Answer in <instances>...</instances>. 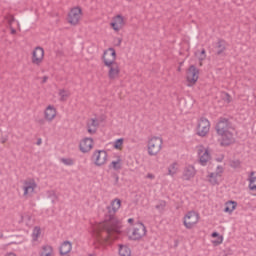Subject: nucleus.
I'll use <instances>...</instances> for the list:
<instances>
[{
  "label": "nucleus",
  "mask_w": 256,
  "mask_h": 256,
  "mask_svg": "<svg viewBox=\"0 0 256 256\" xmlns=\"http://www.w3.org/2000/svg\"><path fill=\"white\" fill-rule=\"evenodd\" d=\"M230 167H233V169H239V167H241V161H239V160H232L230 162Z\"/></svg>",
  "instance_id": "4c0bfd02"
},
{
  "label": "nucleus",
  "mask_w": 256,
  "mask_h": 256,
  "mask_svg": "<svg viewBox=\"0 0 256 256\" xmlns=\"http://www.w3.org/2000/svg\"><path fill=\"white\" fill-rule=\"evenodd\" d=\"M40 237H41V228L39 226H36L32 231V240L39 241Z\"/></svg>",
  "instance_id": "7c9ffc66"
},
{
  "label": "nucleus",
  "mask_w": 256,
  "mask_h": 256,
  "mask_svg": "<svg viewBox=\"0 0 256 256\" xmlns=\"http://www.w3.org/2000/svg\"><path fill=\"white\" fill-rule=\"evenodd\" d=\"M16 33H17V31H16L15 29H12V30H11V34H12V35H15Z\"/></svg>",
  "instance_id": "49530a36"
},
{
  "label": "nucleus",
  "mask_w": 256,
  "mask_h": 256,
  "mask_svg": "<svg viewBox=\"0 0 256 256\" xmlns=\"http://www.w3.org/2000/svg\"><path fill=\"white\" fill-rule=\"evenodd\" d=\"M198 159L200 165L205 167L209 161H211V152H209V149L205 148L204 146L200 145L196 147Z\"/></svg>",
  "instance_id": "6e6552de"
},
{
  "label": "nucleus",
  "mask_w": 256,
  "mask_h": 256,
  "mask_svg": "<svg viewBox=\"0 0 256 256\" xmlns=\"http://www.w3.org/2000/svg\"><path fill=\"white\" fill-rule=\"evenodd\" d=\"M225 172V168L223 166H217L215 172H209L206 176V182L212 187L217 185H221L223 182V173Z\"/></svg>",
  "instance_id": "39448f33"
},
{
  "label": "nucleus",
  "mask_w": 256,
  "mask_h": 256,
  "mask_svg": "<svg viewBox=\"0 0 256 256\" xmlns=\"http://www.w3.org/2000/svg\"><path fill=\"white\" fill-rule=\"evenodd\" d=\"M110 167L114 169L115 171H119L121 167H123V159H121V156H117L116 160H113L110 163Z\"/></svg>",
  "instance_id": "bb28decb"
},
{
  "label": "nucleus",
  "mask_w": 256,
  "mask_h": 256,
  "mask_svg": "<svg viewBox=\"0 0 256 256\" xmlns=\"http://www.w3.org/2000/svg\"><path fill=\"white\" fill-rule=\"evenodd\" d=\"M216 53L217 55H222L224 52H225V49H227V43L223 40H219L217 43H216Z\"/></svg>",
  "instance_id": "cd10ccee"
},
{
  "label": "nucleus",
  "mask_w": 256,
  "mask_h": 256,
  "mask_svg": "<svg viewBox=\"0 0 256 256\" xmlns=\"http://www.w3.org/2000/svg\"><path fill=\"white\" fill-rule=\"evenodd\" d=\"M197 135H199V137H205V135H207L208 131L205 129L202 130H197Z\"/></svg>",
  "instance_id": "58836bf2"
},
{
  "label": "nucleus",
  "mask_w": 256,
  "mask_h": 256,
  "mask_svg": "<svg viewBox=\"0 0 256 256\" xmlns=\"http://www.w3.org/2000/svg\"><path fill=\"white\" fill-rule=\"evenodd\" d=\"M210 243H212L213 247H219V245H223L224 237L219 234V232H212L210 235Z\"/></svg>",
  "instance_id": "412c9836"
},
{
  "label": "nucleus",
  "mask_w": 256,
  "mask_h": 256,
  "mask_svg": "<svg viewBox=\"0 0 256 256\" xmlns=\"http://www.w3.org/2000/svg\"><path fill=\"white\" fill-rule=\"evenodd\" d=\"M108 155L105 150H96L92 155V161L97 167H101L107 163Z\"/></svg>",
  "instance_id": "9d476101"
},
{
  "label": "nucleus",
  "mask_w": 256,
  "mask_h": 256,
  "mask_svg": "<svg viewBox=\"0 0 256 256\" xmlns=\"http://www.w3.org/2000/svg\"><path fill=\"white\" fill-rule=\"evenodd\" d=\"M161 149H163V138L153 136L148 140V155H150L151 157H155L159 155V153H161Z\"/></svg>",
  "instance_id": "7ed1b4c3"
},
{
  "label": "nucleus",
  "mask_w": 256,
  "mask_h": 256,
  "mask_svg": "<svg viewBox=\"0 0 256 256\" xmlns=\"http://www.w3.org/2000/svg\"><path fill=\"white\" fill-rule=\"evenodd\" d=\"M108 69V78L110 81H115V79H119V75H121V66H119L118 62H114L113 64L106 65Z\"/></svg>",
  "instance_id": "ddd939ff"
},
{
  "label": "nucleus",
  "mask_w": 256,
  "mask_h": 256,
  "mask_svg": "<svg viewBox=\"0 0 256 256\" xmlns=\"http://www.w3.org/2000/svg\"><path fill=\"white\" fill-rule=\"evenodd\" d=\"M110 27H112V29H114L116 32H119L120 29L125 27V19L123 18V16H115L110 23Z\"/></svg>",
  "instance_id": "2eb2a0df"
},
{
  "label": "nucleus",
  "mask_w": 256,
  "mask_h": 256,
  "mask_svg": "<svg viewBox=\"0 0 256 256\" xmlns=\"http://www.w3.org/2000/svg\"><path fill=\"white\" fill-rule=\"evenodd\" d=\"M126 1H132V0H126Z\"/></svg>",
  "instance_id": "3c124183"
},
{
  "label": "nucleus",
  "mask_w": 256,
  "mask_h": 256,
  "mask_svg": "<svg viewBox=\"0 0 256 256\" xmlns=\"http://www.w3.org/2000/svg\"><path fill=\"white\" fill-rule=\"evenodd\" d=\"M114 43L116 47H121V43H123V40L121 38H115Z\"/></svg>",
  "instance_id": "a19ab883"
},
{
  "label": "nucleus",
  "mask_w": 256,
  "mask_h": 256,
  "mask_svg": "<svg viewBox=\"0 0 256 256\" xmlns=\"http://www.w3.org/2000/svg\"><path fill=\"white\" fill-rule=\"evenodd\" d=\"M196 55H198V58L200 61H205L207 54L205 52V49H202L201 52H197Z\"/></svg>",
  "instance_id": "e433bc0d"
},
{
  "label": "nucleus",
  "mask_w": 256,
  "mask_h": 256,
  "mask_svg": "<svg viewBox=\"0 0 256 256\" xmlns=\"http://www.w3.org/2000/svg\"><path fill=\"white\" fill-rule=\"evenodd\" d=\"M211 127V122H209V119L205 117H201L197 121V128L198 129H209Z\"/></svg>",
  "instance_id": "393cba45"
},
{
  "label": "nucleus",
  "mask_w": 256,
  "mask_h": 256,
  "mask_svg": "<svg viewBox=\"0 0 256 256\" xmlns=\"http://www.w3.org/2000/svg\"><path fill=\"white\" fill-rule=\"evenodd\" d=\"M36 189L37 182L34 179L25 180L22 185L23 197H31Z\"/></svg>",
  "instance_id": "9b49d317"
},
{
  "label": "nucleus",
  "mask_w": 256,
  "mask_h": 256,
  "mask_svg": "<svg viewBox=\"0 0 256 256\" xmlns=\"http://www.w3.org/2000/svg\"><path fill=\"white\" fill-rule=\"evenodd\" d=\"M45 59V50L38 46L32 52V63L37 67H41L43 65V61Z\"/></svg>",
  "instance_id": "f8f14e48"
},
{
  "label": "nucleus",
  "mask_w": 256,
  "mask_h": 256,
  "mask_svg": "<svg viewBox=\"0 0 256 256\" xmlns=\"http://www.w3.org/2000/svg\"><path fill=\"white\" fill-rule=\"evenodd\" d=\"M102 59L105 66L117 63V52L113 48H108L104 51Z\"/></svg>",
  "instance_id": "4468645a"
},
{
  "label": "nucleus",
  "mask_w": 256,
  "mask_h": 256,
  "mask_svg": "<svg viewBox=\"0 0 256 256\" xmlns=\"http://www.w3.org/2000/svg\"><path fill=\"white\" fill-rule=\"evenodd\" d=\"M38 256H55V250L49 244L43 245L38 251Z\"/></svg>",
  "instance_id": "4be33fe9"
},
{
  "label": "nucleus",
  "mask_w": 256,
  "mask_h": 256,
  "mask_svg": "<svg viewBox=\"0 0 256 256\" xmlns=\"http://www.w3.org/2000/svg\"><path fill=\"white\" fill-rule=\"evenodd\" d=\"M96 131V129H89L88 133H90V135H95Z\"/></svg>",
  "instance_id": "37998d69"
},
{
  "label": "nucleus",
  "mask_w": 256,
  "mask_h": 256,
  "mask_svg": "<svg viewBox=\"0 0 256 256\" xmlns=\"http://www.w3.org/2000/svg\"><path fill=\"white\" fill-rule=\"evenodd\" d=\"M199 221H201V215L197 211H188L183 217L185 229H194L199 225Z\"/></svg>",
  "instance_id": "20e7f679"
},
{
  "label": "nucleus",
  "mask_w": 256,
  "mask_h": 256,
  "mask_svg": "<svg viewBox=\"0 0 256 256\" xmlns=\"http://www.w3.org/2000/svg\"><path fill=\"white\" fill-rule=\"evenodd\" d=\"M119 255L120 256H131V248L125 245L119 246Z\"/></svg>",
  "instance_id": "c756f323"
},
{
  "label": "nucleus",
  "mask_w": 256,
  "mask_h": 256,
  "mask_svg": "<svg viewBox=\"0 0 256 256\" xmlns=\"http://www.w3.org/2000/svg\"><path fill=\"white\" fill-rule=\"evenodd\" d=\"M126 235L130 241H141L147 237V226L143 222L137 221L126 231Z\"/></svg>",
  "instance_id": "f03ea898"
},
{
  "label": "nucleus",
  "mask_w": 256,
  "mask_h": 256,
  "mask_svg": "<svg viewBox=\"0 0 256 256\" xmlns=\"http://www.w3.org/2000/svg\"><path fill=\"white\" fill-rule=\"evenodd\" d=\"M37 145H41V140L38 141Z\"/></svg>",
  "instance_id": "de8ad7c7"
},
{
  "label": "nucleus",
  "mask_w": 256,
  "mask_h": 256,
  "mask_svg": "<svg viewBox=\"0 0 256 256\" xmlns=\"http://www.w3.org/2000/svg\"><path fill=\"white\" fill-rule=\"evenodd\" d=\"M248 189L252 193H256V175L255 172H250L248 175Z\"/></svg>",
  "instance_id": "5701e85b"
},
{
  "label": "nucleus",
  "mask_w": 256,
  "mask_h": 256,
  "mask_svg": "<svg viewBox=\"0 0 256 256\" xmlns=\"http://www.w3.org/2000/svg\"><path fill=\"white\" fill-rule=\"evenodd\" d=\"M88 256H97V255H95V254H89Z\"/></svg>",
  "instance_id": "09e8293b"
},
{
  "label": "nucleus",
  "mask_w": 256,
  "mask_h": 256,
  "mask_svg": "<svg viewBox=\"0 0 256 256\" xmlns=\"http://www.w3.org/2000/svg\"><path fill=\"white\" fill-rule=\"evenodd\" d=\"M178 71H181V68H178Z\"/></svg>",
  "instance_id": "8fccbe9b"
},
{
  "label": "nucleus",
  "mask_w": 256,
  "mask_h": 256,
  "mask_svg": "<svg viewBox=\"0 0 256 256\" xmlns=\"http://www.w3.org/2000/svg\"><path fill=\"white\" fill-rule=\"evenodd\" d=\"M123 143H124L123 138L117 139L113 142V148L116 149L117 151H122Z\"/></svg>",
  "instance_id": "473e14b6"
},
{
  "label": "nucleus",
  "mask_w": 256,
  "mask_h": 256,
  "mask_svg": "<svg viewBox=\"0 0 256 256\" xmlns=\"http://www.w3.org/2000/svg\"><path fill=\"white\" fill-rule=\"evenodd\" d=\"M134 221H135V220H134L133 218H129V219H128V223H129L130 225H133Z\"/></svg>",
  "instance_id": "a18cd8bd"
},
{
  "label": "nucleus",
  "mask_w": 256,
  "mask_h": 256,
  "mask_svg": "<svg viewBox=\"0 0 256 256\" xmlns=\"http://www.w3.org/2000/svg\"><path fill=\"white\" fill-rule=\"evenodd\" d=\"M121 209V199L115 198L108 207L103 222H94L90 227V235L96 247L104 243H113L123 234V219L115 215Z\"/></svg>",
  "instance_id": "f257e3e1"
},
{
  "label": "nucleus",
  "mask_w": 256,
  "mask_h": 256,
  "mask_svg": "<svg viewBox=\"0 0 256 256\" xmlns=\"http://www.w3.org/2000/svg\"><path fill=\"white\" fill-rule=\"evenodd\" d=\"M195 175H197V170H195V166L189 165L184 168L182 179H184V181H191V179H193Z\"/></svg>",
  "instance_id": "f3484780"
},
{
  "label": "nucleus",
  "mask_w": 256,
  "mask_h": 256,
  "mask_svg": "<svg viewBox=\"0 0 256 256\" xmlns=\"http://www.w3.org/2000/svg\"><path fill=\"white\" fill-rule=\"evenodd\" d=\"M73 249V244L69 241H65L60 246V255H69Z\"/></svg>",
  "instance_id": "b1692460"
},
{
  "label": "nucleus",
  "mask_w": 256,
  "mask_h": 256,
  "mask_svg": "<svg viewBox=\"0 0 256 256\" xmlns=\"http://www.w3.org/2000/svg\"><path fill=\"white\" fill-rule=\"evenodd\" d=\"M221 97H222L223 101H225V103H231V95H229V93L222 92Z\"/></svg>",
  "instance_id": "c9c22d12"
},
{
  "label": "nucleus",
  "mask_w": 256,
  "mask_h": 256,
  "mask_svg": "<svg viewBox=\"0 0 256 256\" xmlns=\"http://www.w3.org/2000/svg\"><path fill=\"white\" fill-rule=\"evenodd\" d=\"M157 211L163 212L165 211V207H167V202L165 201H160L158 204L155 206Z\"/></svg>",
  "instance_id": "f704fd0d"
},
{
  "label": "nucleus",
  "mask_w": 256,
  "mask_h": 256,
  "mask_svg": "<svg viewBox=\"0 0 256 256\" xmlns=\"http://www.w3.org/2000/svg\"><path fill=\"white\" fill-rule=\"evenodd\" d=\"M57 117V109L53 105H48L44 110V119L46 121H53Z\"/></svg>",
  "instance_id": "aec40b11"
},
{
  "label": "nucleus",
  "mask_w": 256,
  "mask_h": 256,
  "mask_svg": "<svg viewBox=\"0 0 256 256\" xmlns=\"http://www.w3.org/2000/svg\"><path fill=\"white\" fill-rule=\"evenodd\" d=\"M81 17H83V10H81V7H74L68 13V23H70V25H79Z\"/></svg>",
  "instance_id": "1a4fd4ad"
},
{
  "label": "nucleus",
  "mask_w": 256,
  "mask_h": 256,
  "mask_svg": "<svg viewBox=\"0 0 256 256\" xmlns=\"http://www.w3.org/2000/svg\"><path fill=\"white\" fill-rule=\"evenodd\" d=\"M62 163H64V165H73V160L63 158Z\"/></svg>",
  "instance_id": "79ce46f5"
},
{
  "label": "nucleus",
  "mask_w": 256,
  "mask_h": 256,
  "mask_svg": "<svg viewBox=\"0 0 256 256\" xmlns=\"http://www.w3.org/2000/svg\"><path fill=\"white\" fill-rule=\"evenodd\" d=\"M88 125H90V127H100L101 120H99V118H91L88 120Z\"/></svg>",
  "instance_id": "72a5a7b5"
},
{
  "label": "nucleus",
  "mask_w": 256,
  "mask_h": 256,
  "mask_svg": "<svg viewBox=\"0 0 256 256\" xmlns=\"http://www.w3.org/2000/svg\"><path fill=\"white\" fill-rule=\"evenodd\" d=\"M79 149L82 153H89L93 149V139L83 138L79 143Z\"/></svg>",
  "instance_id": "dca6fc26"
},
{
  "label": "nucleus",
  "mask_w": 256,
  "mask_h": 256,
  "mask_svg": "<svg viewBox=\"0 0 256 256\" xmlns=\"http://www.w3.org/2000/svg\"><path fill=\"white\" fill-rule=\"evenodd\" d=\"M187 87H193L199 81V69L191 65L186 72Z\"/></svg>",
  "instance_id": "0eeeda50"
},
{
  "label": "nucleus",
  "mask_w": 256,
  "mask_h": 256,
  "mask_svg": "<svg viewBox=\"0 0 256 256\" xmlns=\"http://www.w3.org/2000/svg\"><path fill=\"white\" fill-rule=\"evenodd\" d=\"M46 81H49V77L48 76L42 77V83H45Z\"/></svg>",
  "instance_id": "c03bdc74"
},
{
  "label": "nucleus",
  "mask_w": 256,
  "mask_h": 256,
  "mask_svg": "<svg viewBox=\"0 0 256 256\" xmlns=\"http://www.w3.org/2000/svg\"><path fill=\"white\" fill-rule=\"evenodd\" d=\"M20 223L26 227H33V225H35V218L32 213L25 212L21 215Z\"/></svg>",
  "instance_id": "6ab92c4d"
},
{
  "label": "nucleus",
  "mask_w": 256,
  "mask_h": 256,
  "mask_svg": "<svg viewBox=\"0 0 256 256\" xmlns=\"http://www.w3.org/2000/svg\"><path fill=\"white\" fill-rule=\"evenodd\" d=\"M238 203L235 200H228L224 203L223 212L227 215H233L237 210Z\"/></svg>",
  "instance_id": "a211bd4d"
},
{
  "label": "nucleus",
  "mask_w": 256,
  "mask_h": 256,
  "mask_svg": "<svg viewBox=\"0 0 256 256\" xmlns=\"http://www.w3.org/2000/svg\"><path fill=\"white\" fill-rule=\"evenodd\" d=\"M216 129H231V122L227 118H220L217 125Z\"/></svg>",
  "instance_id": "a878e982"
},
{
  "label": "nucleus",
  "mask_w": 256,
  "mask_h": 256,
  "mask_svg": "<svg viewBox=\"0 0 256 256\" xmlns=\"http://www.w3.org/2000/svg\"><path fill=\"white\" fill-rule=\"evenodd\" d=\"M145 179H148L149 181H154V179H155V174H153V173H147V174L145 175Z\"/></svg>",
  "instance_id": "ea45409f"
},
{
  "label": "nucleus",
  "mask_w": 256,
  "mask_h": 256,
  "mask_svg": "<svg viewBox=\"0 0 256 256\" xmlns=\"http://www.w3.org/2000/svg\"><path fill=\"white\" fill-rule=\"evenodd\" d=\"M70 95H71V92H69L65 89L59 90L60 101H67V99H69Z\"/></svg>",
  "instance_id": "2f4dec72"
},
{
  "label": "nucleus",
  "mask_w": 256,
  "mask_h": 256,
  "mask_svg": "<svg viewBox=\"0 0 256 256\" xmlns=\"http://www.w3.org/2000/svg\"><path fill=\"white\" fill-rule=\"evenodd\" d=\"M178 171H179V164L177 162H174L169 165L168 175H170L171 177H174V175H177Z\"/></svg>",
  "instance_id": "c85d7f7f"
},
{
  "label": "nucleus",
  "mask_w": 256,
  "mask_h": 256,
  "mask_svg": "<svg viewBox=\"0 0 256 256\" xmlns=\"http://www.w3.org/2000/svg\"><path fill=\"white\" fill-rule=\"evenodd\" d=\"M218 135L220 136L219 143L221 147H229V145L235 143V138L229 130L218 129Z\"/></svg>",
  "instance_id": "423d86ee"
}]
</instances>
